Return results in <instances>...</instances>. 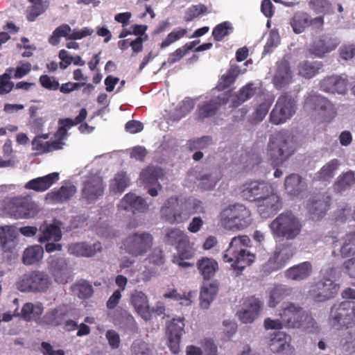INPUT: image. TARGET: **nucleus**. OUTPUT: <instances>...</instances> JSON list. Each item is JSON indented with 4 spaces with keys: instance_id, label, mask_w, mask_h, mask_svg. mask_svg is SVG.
<instances>
[{
    "instance_id": "nucleus-45",
    "label": "nucleus",
    "mask_w": 355,
    "mask_h": 355,
    "mask_svg": "<svg viewBox=\"0 0 355 355\" xmlns=\"http://www.w3.org/2000/svg\"><path fill=\"white\" fill-rule=\"evenodd\" d=\"M292 293L291 288L283 285L275 286L270 292L268 306L274 308Z\"/></svg>"
},
{
    "instance_id": "nucleus-20",
    "label": "nucleus",
    "mask_w": 355,
    "mask_h": 355,
    "mask_svg": "<svg viewBox=\"0 0 355 355\" xmlns=\"http://www.w3.org/2000/svg\"><path fill=\"white\" fill-rule=\"evenodd\" d=\"M71 308L67 304L57 306L44 315L40 321V324L53 327L61 326L65 319L71 315Z\"/></svg>"
},
{
    "instance_id": "nucleus-56",
    "label": "nucleus",
    "mask_w": 355,
    "mask_h": 355,
    "mask_svg": "<svg viewBox=\"0 0 355 355\" xmlns=\"http://www.w3.org/2000/svg\"><path fill=\"white\" fill-rule=\"evenodd\" d=\"M187 33L186 28H180L178 30H174L167 35L166 38L159 44L160 49H165L174 42L178 41L181 38L184 37Z\"/></svg>"
},
{
    "instance_id": "nucleus-52",
    "label": "nucleus",
    "mask_w": 355,
    "mask_h": 355,
    "mask_svg": "<svg viewBox=\"0 0 355 355\" xmlns=\"http://www.w3.org/2000/svg\"><path fill=\"white\" fill-rule=\"evenodd\" d=\"M274 336L270 338L268 345L270 351L275 354H279L281 352V349L285 345V343L289 337L286 333L277 332L275 333Z\"/></svg>"
},
{
    "instance_id": "nucleus-37",
    "label": "nucleus",
    "mask_w": 355,
    "mask_h": 355,
    "mask_svg": "<svg viewBox=\"0 0 355 355\" xmlns=\"http://www.w3.org/2000/svg\"><path fill=\"white\" fill-rule=\"evenodd\" d=\"M43 310V306L41 303L34 304L31 302H27L24 304L21 312L17 313V315L27 322L37 320L42 314Z\"/></svg>"
},
{
    "instance_id": "nucleus-25",
    "label": "nucleus",
    "mask_w": 355,
    "mask_h": 355,
    "mask_svg": "<svg viewBox=\"0 0 355 355\" xmlns=\"http://www.w3.org/2000/svg\"><path fill=\"white\" fill-rule=\"evenodd\" d=\"M59 180V173L53 172L46 175L36 178L26 183L24 188L37 192H44L48 190Z\"/></svg>"
},
{
    "instance_id": "nucleus-7",
    "label": "nucleus",
    "mask_w": 355,
    "mask_h": 355,
    "mask_svg": "<svg viewBox=\"0 0 355 355\" xmlns=\"http://www.w3.org/2000/svg\"><path fill=\"white\" fill-rule=\"evenodd\" d=\"M153 236L146 232L129 234L122 242L121 248L132 257L146 254L152 248Z\"/></svg>"
},
{
    "instance_id": "nucleus-33",
    "label": "nucleus",
    "mask_w": 355,
    "mask_h": 355,
    "mask_svg": "<svg viewBox=\"0 0 355 355\" xmlns=\"http://www.w3.org/2000/svg\"><path fill=\"white\" fill-rule=\"evenodd\" d=\"M312 272V263L310 261H304L288 268L285 276L288 279L302 281L309 277Z\"/></svg>"
},
{
    "instance_id": "nucleus-58",
    "label": "nucleus",
    "mask_w": 355,
    "mask_h": 355,
    "mask_svg": "<svg viewBox=\"0 0 355 355\" xmlns=\"http://www.w3.org/2000/svg\"><path fill=\"white\" fill-rule=\"evenodd\" d=\"M263 302L254 296L246 298L243 302V307L259 316L263 306Z\"/></svg>"
},
{
    "instance_id": "nucleus-3",
    "label": "nucleus",
    "mask_w": 355,
    "mask_h": 355,
    "mask_svg": "<svg viewBox=\"0 0 355 355\" xmlns=\"http://www.w3.org/2000/svg\"><path fill=\"white\" fill-rule=\"evenodd\" d=\"M279 315L284 327L288 329H304L313 332L318 329L317 323L312 315L303 308L293 302L287 303L280 311Z\"/></svg>"
},
{
    "instance_id": "nucleus-21",
    "label": "nucleus",
    "mask_w": 355,
    "mask_h": 355,
    "mask_svg": "<svg viewBox=\"0 0 355 355\" xmlns=\"http://www.w3.org/2000/svg\"><path fill=\"white\" fill-rule=\"evenodd\" d=\"M48 269L58 283L67 282L68 267L67 260L61 257L50 256L47 259Z\"/></svg>"
},
{
    "instance_id": "nucleus-49",
    "label": "nucleus",
    "mask_w": 355,
    "mask_h": 355,
    "mask_svg": "<svg viewBox=\"0 0 355 355\" xmlns=\"http://www.w3.org/2000/svg\"><path fill=\"white\" fill-rule=\"evenodd\" d=\"M199 43L200 40H195L187 42L184 46L177 49L169 54L167 60L168 63L171 64L180 61L190 50L193 49Z\"/></svg>"
},
{
    "instance_id": "nucleus-41",
    "label": "nucleus",
    "mask_w": 355,
    "mask_h": 355,
    "mask_svg": "<svg viewBox=\"0 0 355 355\" xmlns=\"http://www.w3.org/2000/svg\"><path fill=\"white\" fill-rule=\"evenodd\" d=\"M218 291V284L216 282L204 286L200 291V306L203 309H207L214 299Z\"/></svg>"
},
{
    "instance_id": "nucleus-55",
    "label": "nucleus",
    "mask_w": 355,
    "mask_h": 355,
    "mask_svg": "<svg viewBox=\"0 0 355 355\" xmlns=\"http://www.w3.org/2000/svg\"><path fill=\"white\" fill-rule=\"evenodd\" d=\"M309 8L316 14L331 12L332 6L328 0H310Z\"/></svg>"
},
{
    "instance_id": "nucleus-63",
    "label": "nucleus",
    "mask_w": 355,
    "mask_h": 355,
    "mask_svg": "<svg viewBox=\"0 0 355 355\" xmlns=\"http://www.w3.org/2000/svg\"><path fill=\"white\" fill-rule=\"evenodd\" d=\"M198 180H200V184L202 189L205 190H211L212 189L216 182L218 179L216 178H213L211 173H205L201 175Z\"/></svg>"
},
{
    "instance_id": "nucleus-61",
    "label": "nucleus",
    "mask_w": 355,
    "mask_h": 355,
    "mask_svg": "<svg viewBox=\"0 0 355 355\" xmlns=\"http://www.w3.org/2000/svg\"><path fill=\"white\" fill-rule=\"evenodd\" d=\"M46 10L43 2L33 3L32 6H29L27 9V19L29 21H33L36 18L42 15Z\"/></svg>"
},
{
    "instance_id": "nucleus-15",
    "label": "nucleus",
    "mask_w": 355,
    "mask_h": 355,
    "mask_svg": "<svg viewBox=\"0 0 355 355\" xmlns=\"http://www.w3.org/2000/svg\"><path fill=\"white\" fill-rule=\"evenodd\" d=\"M268 194L261 197L256 202L257 211L263 218H268L275 215L282 207V199L275 191L274 187Z\"/></svg>"
},
{
    "instance_id": "nucleus-24",
    "label": "nucleus",
    "mask_w": 355,
    "mask_h": 355,
    "mask_svg": "<svg viewBox=\"0 0 355 355\" xmlns=\"http://www.w3.org/2000/svg\"><path fill=\"white\" fill-rule=\"evenodd\" d=\"M77 189L71 183H66L58 189H53L46 196V200L53 204H61L68 202L76 193Z\"/></svg>"
},
{
    "instance_id": "nucleus-59",
    "label": "nucleus",
    "mask_w": 355,
    "mask_h": 355,
    "mask_svg": "<svg viewBox=\"0 0 355 355\" xmlns=\"http://www.w3.org/2000/svg\"><path fill=\"white\" fill-rule=\"evenodd\" d=\"M130 350L133 355H149L151 352L149 345L140 339L132 343Z\"/></svg>"
},
{
    "instance_id": "nucleus-30",
    "label": "nucleus",
    "mask_w": 355,
    "mask_h": 355,
    "mask_svg": "<svg viewBox=\"0 0 355 355\" xmlns=\"http://www.w3.org/2000/svg\"><path fill=\"white\" fill-rule=\"evenodd\" d=\"M230 94H223L215 100L205 102L198 110V116L205 119L214 116L221 105H226L230 101Z\"/></svg>"
},
{
    "instance_id": "nucleus-57",
    "label": "nucleus",
    "mask_w": 355,
    "mask_h": 355,
    "mask_svg": "<svg viewBox=\"0 0 355 355\" xmlns=\"http://www.w3.org/2000/svg\"><path fill=\"white\" fill-rule=\"evenodd\" d=\"M355 184V177L353 172L349 171L339 176L335 186L339 191H344Z\"/></svg>"
},
{
    "instance_id": "nucleus-14",
    "label": "nucleus",
    "mask_w": 355,
    "mask_h": 355,
    "mask_svg": "<svg viewBox=\"0 0 355 355\" xmlns=\"http://www.w3.org/2000/svg\"><path fill=\"white\" fill-rule=\"evenodd\" d=\"M273 185L266 181L250 180L241 187V196L246 200L257 202L261 197L271 191Z\"/></svg>"
},
{
    "instance_id": "nucleus-17",
    "label": "nucleus",
    "mask_w": 355,
    "mask_h": 355,
    "mask_svg": "<svg viewBox=\"0 0 355 355\" xmlns=\"http://www.w3.org/2000/svg\"><path fill=\"white\" fill-rule=\"evenodd\" d=\"M304 107L309 110H318L324 116L335 114L334 105L326 97L311 92L304 99Z\"/></svg>"
},
{
    "instance_id": "nucleus-35",
    "label": "nucleus",
    "mask_w": 355,
    "mask_h": 355,
    "mask_svg": "<svg viewBox=\"0 0 355 355\" xmlns=\"http://www.w3.org/2000/svg\"><path fill=\"white\" fill-rule=\"evenodd\" d=\"M61 223L58 224L52 223L49 225H42L40 227V234L38 241L40 243L46 241L58 242L62 239Z\"/></svg>"
},
{
    "instance_id": "nucleus-1",
    "label": "nucleus",
    "mask_w": 355,
    "mask_h": 355,
    "mask_svg": "<svg viewBox=\"0 0 355 355\" xmlns=\"http://www.w3.org/2000/svg\"><path fill=\"white\" fill-rule=\"evenodd\" d=\"M250 243L246 235L234 237L223 255L225 262L231 263L234 270L242 272L244 268L254 262L255 256L246 250Z\"/></svg>"
},
{
    "instance_id": "nucleus-60",
    "label": "nucleus",
    "mask_w": 355,
    "mask_h": 355,
    "mask_svg": "<svg viewBox=\"0 0 355 355\" xmlns=\"http://www.w3.org/2000/svg\"><path fill=\"white\" fill-rule=\"evenodd\" d=\"M211 143L212 138L210 136H203L200 138L189 140L187 143V146L191 150L198 148L204 149L209 146Z\"/></svg>"
},
{
    "instance_id": "nucleus-39",
    "label": "nucleus",
    "mask_w": 355,
    "mask_h": 355,
    "mask_svg": "<svg viewBox=\"0 0 355 355\" xmlns=\"http://www.w3.org/2000/svg\"><path fill=\"white\" fill-rule=\"evenodd\" d=\"M10 208V214L15 218H29L33 217L31 205L21 200H15Z\"/></svg>"
},
{
    "instance_id": "nucleus-48",
    "label": "nucleus",
    "mask_w": 355,
    "mask_h": 355,
    "mask_svg": "<svg viewBox=\"0 0 355 355\" xmlns=\"http://www.w3.org/2000/svg\"><path fill=\"white\" fill-rule=\"evenodd\" d=\"M179 259H189L195 254V249L187 236L175 247Z\"/></svg>"
},
{
    "instance_id": "nucleus-44",
    "label": "nucleus",
    "mask_w": 355,
    "mask_h": 355,
    "mask_svg": "<svg viewBox=\"0 0 355 355\" xmlns=\"http://www.w3.org/2000/svg\"><path fill=\"white\" fill-rule=\"evenodd\" d=\"M291 26L295 33H302L310 26V16L304 12H297L291 20Z\"/></svg>"
},
{
    "instance_id": "nucleus-42",
    "label": "nucleus",
    "mask_w": 355,
    "mask_h": 355,
    "mask_svg": "<svg viewBox=\"0 0 355 355\" xmlns=\"http://www.w3.org/2000/svg\"><path fill=\"white\" fill-rule=\"evenodd\" d=\"M340 162L337 159H333L324 165L315 174L314 180L328 181L334 178L335 171L338 168Z\"/></svg>"
},
{
    "instance_id": "nucleus-54",
    "label": "nucleus",
    "mask_w": 355,
    "mask_h": 355,
    "mask_svg": "<svg viewBox=\"0 0 355 355\" xmlns=\"http://www.w3.org/2000/svg\"><path fill=\"white\" fill-rule=\"evenodd\" d=\"M232 26L229 21H223L214 27L212 37L215 41L220 42L232 31Z\"/></svg>"
},
{
    "instance_id": "nucleus-16",
    "label": "nucleus",
    "mask_w": 355,
    "mask_h": 355,
    "mask_svg": "<svg viewBox=\"0 0 355 355\" xmlns=\"http://www.w3.org/2000/svg\"><path fill=\"white\" fill-rule=\"evenodd\" d=\"M105 184L103 178L96 175H92L83 182L81 191L82 198L87 203L96 201L104 193Z\"/></svg>"
},
{
    "instance_id": "nucleus-62",
    "label": "nucleus",
    "mask_w": 355,
    "mask_h": 355,
    "mask_svg": "<svg viewBox=\"0 0 355 355\" xmlns=\"http://www.w3.org/2000/svg\"><path fill=\"white\" fill-rule=\"evenodd\" d=\"M49 141H44L41 137H35L32 141V150L36 151L37 155L49 153Z\"/></svg>"
},
{
    "instance_id": "nucleus-32",
    "label": "nucleus",
    "mask_w": 355,
    "mask_h": 355,
    "mask_svg": "<svg viewBox=\"0 0 355 355\" xmlns=\"http://www.w3.org/2000/svg\"><path fill=\"white\" fill-rule=\"evenodd\" d=\"M17 236L15 226H0V245L4 252H12L16 245Z\"/></svg>"
},
{
    "instance_id": "nucleus-6",
    "label": "nucleus",
    "mask_w": 355,
    "mask_h": 355,
    "mask_svg": "<svg viewBox=\"0 0 355 355\" xmlns=\"http://www.w3.org/2000/svg\"><path fill=\"white\" fill-rule=\"evenodd\" d=\"M295 147L289 137L278 132L270 138L268 155L274 166L282 165L295 152Z\"/></svg>"
},
{
    "instance_id": "nucleus-50",
    "label": "nucleus",
    "mask_w": 355,
    "mask_h": 355,
    "mask_svg": "<svg viewBox=\"0 0 355 355\" xmlns=\"http://www.w3.org/2000/svg\"><path fill=\"white\" fill-rule=\"evenodd\" d=\"M340 253L343 258L355 255V232L345 236Z\"/></svg>"
},
{
    "instance_id": "nucleus-19",
    "label": "nucleus",
    "mask_w": 355,
    "mask_h": 355,
    "mask_svg": "<svg viewBox=\"0 0 355 355\" xmlns=\"http://www.w3.org/2000/svg\"><path fill=\"white\" fill-rule=\"evenodd\" d=\"M184 318H173L166 326L168 334V347L173 354H178L180 351L181 336L184 333Z\"/></svg>"
},
{
    "instance_id": "nucleus-47",
    "label": "nucleus",
    "mask_w": 355,
    "mask_h": 355,
    "mask_svg": "<svg viewBox=\"0 0 355 355\" xmlns=\"http://www.w3.org/2000/svg\"><path fill=\"white\" fill-rule=\"evenodd\" d=\"M239 73L240 69L238 67H231L227 73L220 78L216 89L219 91H223L229 88L234 83Z\"/></svg>"
},
{
    "instance_id": "nucleus-40",
    "label": "nucleus",
    "mask_w": 355,
    "mask_h": 355,
    "mask_svg": "<svg viewBox=\"0 0 355 355\" xmlns=\"http://www.w3.org/2000/svg\"><path fill=\"white\" fill-rule=\"evenodd\" d=\"M256 92V88L253 83H248L241 87L238 94L233 96L231 101V107H237L242 103L252 98Z\"/></svg>"
},
{
    "instance_id": "nucleus-46",
    "label": "nucleus",
    "mask_w": 355,
    "mask_h": 355,
    "mask_svg": "<svg viewBox=\"0 0 355 355\" xmlns=\"http://www.w3.org/2000/svg\"><path fill=\"white\" fill-rule=\"evenodd\" d=\"M322 67L321 62L304 61L298 65L299 74L305 78H311L319 73Z\"/></svg>"
},
{
    "instance_id": "nucleus-23",
    "label": "nucleus",
    "mask_w": 355,
    "mask_h": 355,
    "mask_svg": "<svg viewBox=\"0 0 355 355\" xmlns=\"http://www.w3.org/2000/svg\"><path fill=\"white\" fill-rule=\"evenodd\" d=\"M293 73L289 62L283 60L277 63V69L272 83L277 89H281L292 83Z\"/></svg>"
},
{
    "instance_id": "nucleus-22",
    "label": "nucleus",
    "mask_w": 355,
    "mask_h": 355,
    "mask_svg": "<svg viewBox=\"0 0 355 355\" xmlns=\"http://www.w3.org/2000/svg\"><path fill=\"white\" fill-rule=\"evenodd\" d=\"M87 112L85 108H82L75 119H60L58 121V128L54 134L56 139L63 141L68 136V130L73 126L82 123L87 117Z\"/></svg>"
},
{
    "instance_id": "nucleus-5",
    "label": "nucleus",
    "mask_w": 355,
    "mask_h": 355,
    "mask_svg": "<svg viewBox=\"0 0 355 355\" xmlns=\"http://www.w3.org/2000/svg\"><path fill=\"white\" fill-rule=\"evenodd\" d=\"M51 285L52 280L49 275L39 270L26 272L16 282L17 290L26 293H44Z\"/></svg>"
},
{
    "instance_id": "nucleus-27",
    "label": "nucleus",
    "mask_w": 355,
    "mask_h": 355,
    "mask_svg": "<svg viewBox=\"0 0 355 355\" xmlns=\"http://www.w3.org/2000/svg\"><path fill=\"white\" fill-rule=\"evenodd\" d=\"M163 175L162 169L160 167L148 166L144 168L139 174V184L144 187L157 185L158 189H162V185L158 183V180Z\"/></svg>"
},
{
    "instance_id": "nucleus-36",
    "label": "nucleus",
    "mask_w": 355,
    "mask_h": 355,
    "mask_svg": "<svg viewBox=\"0 0 355 355\" xmlns=\"http://www.w3.org/2000/svg\"><path fill=\"white\" fill-rule=\"evenodd\" d=\"M284 187L288 194L297 196L304 189V184L300 175L292 173L286 178Z\"/></svg>"
},
{
    "instance_id": "nucleus-11",
    "label": "nucleus",
    "mask_w": 355,
    "mask_h": 355,
    "mask_svg": "<svg viewBox=\"0 0 355 355\" xmlns=\"http://www.w3.org/2000/svg\"><path fill=\"white\" fill-rule=\"evenodd\" d=\"M295 253L291 244L282 243L277 246L272 256L263 265V270L268 273L281 270L290 261Z\"/></svg>"
},
{
    "instance_id": "nucleus-43",
    "label": "nucleus",
    "mask_w": 355,
    "mask_h": 355,
    "mask_svg": "<svg viewBox=\"0 0 355 355\" xmlns=\"http://www.w3.org/2000/svg\"><path fill=\"white\" fill-rule=\"evenodd\" d=\"M114 323L123 328L132 329L136 322L133 316L124 309H116L113 317Z\"/></svg>"
},
{
    "instance_id": "nucleus-38",
    "label": "nucleus",
    "mask_w": 355,
    "mask_h": 355,
    "mask_svg": "<svg viewBox=\"0 0 355 355\" xmlns=\"http://www.w3.org/2000/svg\"><path fill=\"white\" fill-rule=\"evenodd\" d=\"M43 254L44 250L40 245L29 246L24 251L22 262L26 266L37 263L42 259Z\"/></svg>"
},
{
    "instance_id": "nucleus-34",
    "label": "nucleus",
    "mask_w": 355,
    "mask_h": 355,
    "mask_svg": "<svg viewBox=\"0 0 355 355\" xmlns=\"http://www.w3.org/2000/svg\"><path fill=\"white\" fill-rule=\"evenodd\" d=\"M196 267L204 280L213 278L218 270V262L207 257H202L197 261Z\"/></svg>"
},
{
    "instance_id": "nucleus-26",
    "label": "nucleus",
    "mask_w": 355,
    "mask_h": 355,
    "mask_svg": "<svg viewBox=\"0 0 355 355\" xmlns=\"http://www.w3.org/2000/svg\"><path fill=\"white\" fill-rule=\"evenodd\" d=\"M102 245L100 242H96L93 245L87 243H75L68 245L67 251L70 254L76 257H90L101 252Z\"/></svg>"
},
{
    "instance_id": "nucleus-9",
    "label": "nucleus",
    "mask_w": 355,
    "mask_h": 355,
    "mask_svg": "<svg viewBox=\"0 0 355 355\" xmlns=\"http://www.w3.org/2000/svg\"><path fill=\"white\" fill-rule=\"evenodd\" d=\"M160 213L162 218L171 224L183 223L190 217L188 205L185 201L179 202L174 196L167 199Z\"/></svg>"
},
{
    "instance_id": "nucleus-51",
    "label": "nucleus",
    "mask_w": 355,
    "mask_h": 355,
    "mask_svg": "<svg viewBox=\"0 0 355 355\" xmlns=\"http://www.w3.org/2000/svg\"><path fill=\"white\" fill-rule=\"evenodd\" d=\"M129 185V178L124 171L117 173L110 184L111 189L115 193H122Z\"/></svg>"
},
{
    "instance_id": "nucleus-13",
    "label": "nucleus",
    "mask_w": 355,
    "mask_h": 355,
    "mask_svg": "<svg viewBox=\"0 0 355 355\" xmlns=\"http://www.w3.org/2000/svg\"><path fill=\"white\" fill-rule=\"evenodd\" d=\"M319 89L325 93L345 95L347 94L349 81L345 73L327 76L319 82Z\"/></svg>"
},
{
    "instance_id": "nucleus-28",
    "label": "nucleus",
    "mask_w": 355,
    "mask_h": 355,
    "mask_svg": "<svg viewBox=\"0 0 355 355\" xmlns=\"http://www.w3.org/2000/svg\"><path fill=\"white\" fill-rule=\"evenodd\" d=\"M146 201L141 197L137 196L134 193H129L125 195L120 201L119 209L129 211L132 210L143 212L148 209Z\"/></svg>"
},
{
    "instance_id": "nucleus-4",
    "label": "nucleus",
    "mask_w": 355,
    "mask_h": 355,
    "mask_svg": "<svg viewBox=\"0 0 355 355\" xmlns=\"http://www.w3.org/2000/svg\"><path fill=\"white\" fill-rule=\"evenodd\" d=\"M218 217L224 228L233 231L244 230L252 221L250 210L242 204L229 205L220 211Z\"/></svg>"
},
{
    "instance_id": "nucleus-18",
    "label": "nucleus",
    "mask_w": 355,
    "mask_h": 355,
    "mask_svg": "<svg viewBox=\"0 0 355 355\" xmlns=\"http://www.w3.org/2000/svg\"><path fill=\"white\" fill-rule=\"evenodd\" d=\"M331 197L327 193H316L306 204V209L313 220L322 218L330 207Z\"/></svg>"
},
{
    "instance_id": "nucleus-8",
    "label": "nucleus",
    "mask_w": 355,
    "mask_h": 355,
    "mask_svg": "<svg viewBox=\"0 0 355 355\" xmlns=\"http://www.w3.org/2000/svg\"><path fill=\"white\" fill-rule=\"evenodd\" d=\"M329 320L332 326L337 329L355 326V302L345 301L334 304L331 309Z\"/></svg>"
},
{
    "instance_id": "nucleus-10",
    "label": "nucleus",
    "mask_w": 355,
    "mask_h": 355,
    "mask_svg": "<svg viewBox=\"0 0 355 355\" xmlns=\"http://www.w3.org/2000/svg\"><path fill=\"white\" fill-rule=\"evenodd\" d=\"M296 102L288 92L283 93L270 114V122L276 125L286 122L295 113Z\"/></svg>"
},
{
    "instance_id": "nucleus-53",
    "label": "nucleus",
    "mask_w": 355,
    "mask_h": 355,
    "mask_svg": "<svg viewBox=\"0 0 355 355\" xmlns=\"http://www.w3.org/2000/svg\"><path fill=\"white\" fill-rule=\"evenodd\" d=\"M187 235L178 228L168 229L165 235V243L171 245H178Z\"/></svg>"
},
{
    "instance_id": "nucleus-64",
    "label": "nucleus",
    "mask_w": 355,
    "mask_h": 355,
    "mask_svg": "<svg viewBox=\"0 0 355 355\" xmlns=\"http://www.w3.org/2000/svg\"><path fill=\"white\" fill-rule=\"evenodd\" d=\"M41 85L49 90L55 91L59 88V83L53 77H50L48 75H42L39 78Z\"/></svg>"
},
{
    "instance_id": "nucleus-31",
    "label": "nucleus",
    "mask_w": 355,
    "mask_h": 355,
    "mask_svg": "<svg viewBox=\"0 0 355 355\" xmlns=\"http://www.w3.org/2000/svg\"><path fill=\"white\" fill-rule=\"evenodd\" d=\"M130 302L136 312L145 320L150 319V311L147 296L142 292L135 291L131 295Z\"/></svg>"
},
{
    "instance_id": "nucleus-2",
    "label": "nucleus",
    "mask_w": 355,
    "mask_h": 355,
    "mask_svg": "<svg viewBox=\"0 0 355 355\" xmlns=\"http://www.w3.org/2000/svg\"><path fill=\"white\" fill-rule=\"evenodd\" d=\"M269 227L275 239L291 241L301 234L303 224L293 211H285L270 223Z\"/></svg>"
},
{
    "instance_id": "nucleus-29",
    "label": "nucleus",
    "mask_w": 355,
    "mask_h": 355,
    "mask_svg": "<svg viewBox=\"0 0 355 355\" xmlns=\"http://www.w3.org/2000/svg\"><path fill=\"white\" fill-rule=\"evenodd\" d=\"M338 46L335 40L324 35L311 44L309 52L318 58H322L326 53L334 50Z\"/></svg>"
},
{
    "instance_id": "nucleus-12",
    "label": "nucleus",
    "mask_w": 355,
    "mask_h": 355,
    "mask_svg": "<svg viewBox=\"0 0 355 355\" xmlns=\"http://www.w3.org/2000/svg\"><path fill=\"white\" fill-rule=\"evenodd\" d=\"M340 285L329 277H323L311 286L309 295L315 302H324L334 297Z\"/></svg>"
}]
</instances>
